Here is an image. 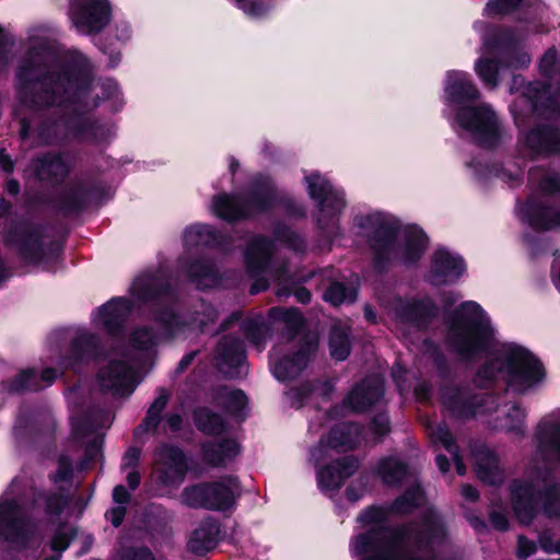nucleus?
<instances>
[{"label":"nucleus","mask_w":560,"mask_h":560,"mask_svg":"<svg viewBox=\"0 0 560 560\" xmlns=\"http://www.w3.org/2000/svg\"><path fill=\"white\" fill-rule=\"evenodd\" d=\"M277 240L287 244L294 252H303L305 248V242L295 232L284 229L277 234Z\"/></svg>","instance_id":"obj_51"},{"label":"nucleus","mask_w":560,"mask_h":560,"mask_svg":"<svg viewBox=\"0 0 560 560\" xmlns=\"http://www.w3.org/2000/svg\"><path fill=\"white\" fill-rule=\"evenodd\" d=\"M445 404L459 417H495L490 420L493 428L509 432H522L526 418L525 409L515 404L504 405L500 407L497 399L490 394L475 396L469 404H460L457 399L445 398Z\"/></svg>","instance_id":"obj_11"},{"label":"nucleus","mask_w":560,"mask_h":560,"mask_svg":"<svg viewBox=\"0 0 560 560\" xmlns=\"http://www.w3.org/2000/svg\"><path fill=\"white\" fill-rule=\"evenodd\" d=\"M66 503V499L58 494L49 498L39 495L32 504H26L21 495L20 481L14 479L0 495V541L24 547L35 529L36 509L44 504L46 514L55 516L61 513Z\"/></svg>","instance_id":"obj_6"},{"label":"nucleus","mask_w":560,"mask_h":560,"mask_svg":"<svg viewBox=\"0 0 560 560\" xmlns=\"http://www.w3.org/2000/svg\"><path fill=\"white\" fill-rule=\"evenodd\" d=\"M94 67L81 52L71 51L59 57L54 50L47 30L42 26L28 31L26 51L15 74L21 137H30L31 121L26 112L45 107L58 108L63 118L54 126H68L82 140L102 143L114 135L113 125L90 122L78 117L96 108L102 102L110 110L124 106V97L116 81L93 80Z\"/></svg>","instance_id":"obj_1"},{"label":"nucleus","mask_w":560,"mask_h":560,"mask_svg":"<svg viewBox=\"0 0 560 560\" xmlns=\"http://www.w3.org/2000/svg\"><path fill=\"white\" fill-rule=\"evenodd\" d=\"M240 452L238 444L234 440H224L206 448V457L213 465H223L236 457Z\"/></svg>","instance_id":"obj_40"},{"label":"nucleus","mask_w":560,"mask_h":560,"mask_svg":"<svg viewBox=\"0 0 560 560\" xmlns=\"http://www.w3.org/2000/svg\"><path fill=\"white\" fill-rule=\"evenodd\" d=\"M324 299L332 305L352 303L357 299V288L336 282L326 290Z\"/></svg>","instance_id":"obj_44"},{"label":"nucleus","mask_w":560,"mask_h":560,"mask_svg":"<svg viewBox=\"0 0 560 560\" xmlns=\"http://www.w3.org/2000/svg\"><path fill=\"white\" fill-rule=\"evenodd\" d=\"M376 474L388 486L398 485L408 475L406 465L396 456L384 457L376 467Z\"/></svg>","instance_id":"obj_37"},{"label":"nucleus","mask_w":560,"mask_h":560,"mask_svg":"<svg viewBox=\"0 0 560 560\" xmlns=\"http://www.w3.org/2000/svg\"><path fill=\"white\" fill-rule=\"evenodd\" d=\"M179 502L188 508L208 509V505H214L208 501L207 483H197L185 487L179 494Z\"/></svg>","instance_id":"obj_41"},{"label":"nucleus","mask_w":560,"mask_h":560,"mask_svg":"<svg viewBox=\"0 0 560 560\" xmlns=\"http://www.w3.org/2000/svg\"><path fill=\"white\" fill-rule=\"evenodd\" d=\"M217 360L220 371L230 377H240L246 372L244 347L236 337L223 338L217 350Z\"/></svg>","instance_id":"obj_21"},{"label":"nucleus","mask_w":560,"mask_h":560,"mask_svg":"<svg viewBox=\"0 0 560 560\" xmlns=\"http://www.w3.org/2000/svg\"><path fill=\"white\" fill-rule=\"evenodd\" d=\"M536 551V546L533 541L521 536L518 538L517 553L521 558H527Z\"/></svg>","instance_id":"obj_57"},{"label":"nucleus","mask_w":560,"mask_h":560,"mask_svg":"<svg viewBox=\"0 0 560 560\" xmlns=\"http://www.w3.org/2000/svg\"><path fill=\"white\" fill-rule=\"evenodd\" d=\"M270 316L275 319L282 320L291 330H298L303 324V317L295 308H272L270 311Z\"/></svg>","instance_id":"obj_48"},{"label":"nucleus","mask_w":560,"mask_h":560,"mask_svg":"<svg viewBox=\"0 0 560 560\" xmlns=\"http://www.w3.org/2000/svg\"><path fill=\"white\" fill-rule=\"evenodd\" d=\"M466 271L464 259L446 248L436 249L431 257L428 281L434 285L457 281Z\"/></svg>","instance_id":"obj_16"},{"label":"nucleus","mask_w":560,"mask_h":560,"mask_svg":"<svg viewBox=\"0 0 560 560\" xmlns=\"http://www.w3.org/2000/svg\"><path fill=\"white\" fill-rule=\"evenodd\" d=\"M392 312L397 325L421 328L429 318L435 315L436 307L431 299L427 296L422 299H397Z\"/></svg>","instance_id":"obj_17"},{"label":"nucleus","mask_w":560,"mask_h":560,"mask_svg":"<svg viewBox=\"0 0 560 560\" xmlns=\"http://www.w3.org/2000/svg\"><path fill=\"white\" fill-rule=\"evenodd\" d=\"M388 511L370 508L358 522L364 529L350 542V552L358 560H428L435 556L445 539L441 520L431 513L421 523L398 528L386 526Z\"/></svg>","instance_id":"obj_3"},{"label":"nucleus","mask_w":560,"mask_h":560,"mask_svg":"<svg viewBox=\"0 0 560 560\" xmlns=\"http://www.w3.org/2000/svg\"><path fill=\"white\" fill-rule=\"evenodd\" d=\"M430 436L433 443L441 444L452 456L456 471L458 475H464L466 471L465 465L458 454L457 447L455 446L452 435L448 429L442 424H438L430 429Z\"/></svg>","instance_id":"obj_39"},{"label":"nucleus","mask_w":560,"mask_h":560,"mask_svg":"<svg viewBox=\"0 0 560 560\" xmlns=\"http://www.w3.org/2000/svg\"><path fill=\"white\" fill-rule=\"evenodd\" d=\"M480 92L470 75L460 70L445 73L443 84L444 115L453 126L465 130L479 144L493 148L499 144L504 132L501 122L487 103L474 104Z\"/></svg>","instance_id":"obj_4"},{"label":"nucleus","mask_w":560,"mask_h":560,"mask_svg":"<svg viewBox=\"0 0 560 560\" xmlns=\"http://www.w3.org/2000/svg\"><path fill=\"white\" fill-rule=\"evenodd\" d=\"M547 470H537V477L530 483L515 482L512 487V504L516 517L522 523H528L535 515L538 500L542 498L539 491L540 482H545ZM544 510L548 515L560 516V488L553 487L544 493Z\"/></svg>","instance_id":"obj_12"},{"label":"nucleus","mask_w":560,"mask_h":560,"mask_svg":"<svg viewBox=\"0 0 560 560\" xmlns=\"http://www.w3.org/2000/svg\"><path fill=\"white\" fill-rule=\"evenodd\" d=\"M365 491V483L362 480L351 483L347 489V497L351 501L359 500Z\"/></svg>","instance_id":"obj_60"},{"label":"nucleus","mask_w":560,"mask_h":560,"mask_svg":"<svg viewBox=\"0 0 560 560\" xmlns=\"http://www.w3.org/2000/svg\"><path fill=\"white\" fill-rule=\"evenodd\" d=\"M358 469V462L352 457H345L317 470V483L323 492L339 489L343 481Z\"/></svg>","instance_id":"obj_25"},{"label":"nucleus","mask_w":560,"mask_h":560,"mask_svg":"<svg viewBox=\"0 0 560 560\" xmlns=\"http://www.w3.org/2000/svg\"><path fill=\"white\" fill-rule=\"evenodd\" d=\"M131 303L125 298H116L101 306L92 316V325L98 330L115 334L131 311Z\"/></svg>","instance_id":"obj_20"},{"label":"nucleus","mask_w":560,"mask_h":560,"mask_svg":"<svg viewBox=\"0 0 560 560\" xmlns=\"http://www.w3.org/2000/svg\"><path fill=\"white\" fill-rule=\"evenodd\" d=\"M71 472H72L71 460L66 456H61L58 460V469L54 476V481L55 482L65 481L70 477Z\"/></svg>","instance_id":"obj_55"},{"label":"nucleus","mask_w":560,"mask_h":560,"mask_svg":"<svg viewBox=\"0 0 560 560\" xmlns=\"http://www.w3.org/2000/svg\"><path fill=\"white\" fill-rule=\"evenodd\" d=\"M475 469L478 478L489 485L502 480V471L498 466L497 456L489 448L481 446L474 452Z\"/></svg>","instance_id":"obj_31"},{"label":"nucleus","mask_w":560,"mask_h":560,"mask_svg":"<svg viewBox=\"0 0 560 560\" xmlns=\"http://www.w3.org/2000/svg\"><path fill=\"white\" fill-rule=\"evenodd\" d=\"M317 349L315 337L307 338L302 347L292 354L282 360L277 359V353L271 354V370L276 378L287 381L299 375L311 361L312 355Z\"/></svg>","instance_id":"obj_18"},{"label":"nucleus","mask_w":560,"mask_h":560,"mask_svg":"<svg viewBox=\"0 0 560 560\" xmlns=\"http://www.w3.org/2000/svg\"><path fill=\"white\" fill-rule=\"evenodd\" d=\"M558 50L552 48L546 51L540 60V69L546 74H550L553 71L560 69V60L558 59Z\"/></svg>","instance_id":"obj_54"},{"label":"nucleus","mask_w":560,"mask_h":560,"mask_svg":"<svg viewBox=\"0 0 560 560\" xmlns=\"http://www.w3.org/2000/svg\"><path fill=\"white\" fill-rule=\"evenodd\" d=\"M358 234L365 237L377 268L387 264L410 266L417 262L428 246L419 226H402L394 217L383 212L360 213L354 218Z\"/></svg>","instance_id":"obj_5"},{"label":"nucleus","mask_w":560,"mask_h":560,"mask_svg":"<svg viewBox=\"0 0 560 560\" xmlns=\"http://www.w3.org/2000/svg\"><path fill=\"white\" fill-rule=\"evenodd\" d=\"M523 219L535 229H560V207L547 206L529 199L520 209Z\"/></svg>","instance_id":"obj_26"},{"label":"nucleus","mask_w":560,"mask_h":560,"mask_svg":"<svg viewBox=\"0 0 560 560\" xmlns=\"http://www.w3.org/2000/svg\"><path fill=\"white\" fill-rule=\"evenodd\" d=\"M184 245L187 248L213 246L219 244V237L210 225L195 223L184 231Z\"/></svg>","instance_id":"obj_36"},{"label":"nucleus","mask_w":560,"mask_h":560,"mask_svg":"<svg viewBox=\"0 0 560 560\" xmlns=\"http://www.w3.org/2000/svg\"><path fill=\"white\" fill-rule=\"evenodd\" d=\"M522 151L534 158L560 150V131L542 127L530 130L522 137Z\"/></svg>","instance_id":"obj_24"},{"label":"nucleus","mask_w":560,"mask_h":560,"mask_svg":"<svg viewBox=\"0 0 560 560\" xmlns=\"http://www.w3.org/2000/svg\"><path fill=\"white\" fill-rule=\"evenodd\" d=\"M537 456L560 460V411L540 422L536 432Z\"/></svg>","instance_id":"obj_22"},{"label":"nucleus","mask_w":560,"mask_h":560,"mask_svg":"<svg viewBox=\"0 0 560 560\" xmlns=\"http://www.w3.org/2000/svg\"><path fill=\"white\" fill-rule=\"evenodd\" d=\"M167 398V394L162 390L150 406L147 418L144 420V427L147 430L156 428L158 423L160 422L161 412L166 407Z\"/></svg>","instance_id":"obj_47"},{"label":"nucleus","mask_w":560,"mask_h":560,"mask_svg":"<svg viewBox=\"0 0 560 560\" xmlns=\"http://www.w3.org/2000/svg\"><path fill=\"white\" fill-rule=\"evenodd\" d=\"M329 348L335 360H346L350 354L349 332L343 328H334L329 339Z\"/></svg>","instance_id":"obj_43"},{"label":"nucleus","mask_w":560,"mask_h":560,"mask_svg":"<svg viewBox=\"0 0 560 560\" xmlns=\"http://www.w3.org/2000/svg\"><path fill=\"white\" fill-rule=\"evenodd\" d=\"M188 463L184 453L173 446H162L155 452L153 476L166 488H178L185 480Z\"/></svg>","instance_id":"obj_15"},{"label":"nucleus","mask_w":560,"mask_h":560,"mask_svg":"<svg viewBox=\"0 0 560 560\" xmlns=\"http://www.w3.org/2000/svg\"><path fill=\"white\" fill-rule=\"evenodd\" d=\"M179 268L199 289L214 288L219 284L218 273L208 261L197 260L188 265L184 259H180Z\"/></svg>","instance_id":"obj_33"},{"label":"nucleus","mask_w":560,"mask_h":560,"mask_svg":"<svg viewBox=\"0 0 560 560\" xmlns=\"http://www.w3.org/2000/svg\"><path fill=\"white\" fill-rule=\"evenodd\" d=\"M539 189L545 195H553L560 191V176L553 173H546L539 182Z\"/></svg>","instance_id":"obj_53"},{"label":"nucleus","mask_w":560,"mask_h":560,"mask_svg":"<svg viewBox=\"0 0 560 560\" xmlns=\"http://www.w3.org/2000/svg\"><path fill=\"white\" fill-rule=\"evenodd\" d=\"M113 498L118 505H124L129 500V493L124 486L115 487Z\"/></svg>","instance_id":"obj_64"},{"label":"nucleus","mask_w":560,"mask_h":560,"mask_svg":"<svg viewBox=\"0 0 560 560\" xmlns=\"http://www.w3.org/2000/svg\"><path fill=\"white\" fill-rule=\"evenodd\" d=\"M195 422L198 429L208 434H218L224 429V422L220 416L212 413L207 408L195 411Z\"/></svg>","instance_id":"obj_45"},{"label":"nucleus","mask_w":560,"mask_h":560,"mask_svg":"<svg viewBox=\"0 0 560 560\" xmlns=\"http://www.w3.org/2000/svg\"><path fill=\"white\" fill-rule=\"evenodd\" d=\"M383 381L374 376L355 386L345 398L343 404L350 410L361 411L377 401L383 396Z\"/></svg>","instance_id":"obj_27"},{"label":"nucleus","mask_w":560,"mask_h":560,"mask_svg":"<svg viewBox=\"0 0 560 560\" xmlns=\"http://www.w3.org/2000/svg\"><path fill=\"white\" fill-rule=\"evenodd\" d=\"M423 500L422 490L416 486L409 489L401 498L397 499L393 510L398 513H408L412 508L419 505Z\"/></svg>","instance_id":"obj_46"},{"label":"nucleus","mask_w":560,"mask_h":560,"mask_svg":"<svg viewBox=\"0 0 560 560\" xmlns=\"http://www.w3.org/2000/svg\"><path fill=\"white\" fill-rule=\"evenodd\" d=\"M208 501L215 505H208V510L224 511L230 509L240 495V485L234 477H224L214 482L207 483Z\"/></svg>","instance_id":"obj_28"},{"label":"nucleus","mask_w":560,"mask_h":560,"mask_svg":"<svg viewBox=\"0 0 560 560\" xmlns=\"http://www.w3.org/2000/svg\"><path fill=\"white\" fill-rule=\"evenodd\" d=\"M106 36L110 45L114 43L125 45L131 40L133 36V27L130 21L125 16L112 18Z\"/></svg>","instance_id":"obj_42"},{"label":"nucleus","mask_w":560,"mask_h":560,"mask_svg":"<svg viewBox=\"0 0 560 560\" xmlns=\"http://www.w3.org/2000/svg\"><path fill=\"white\" fill-rule=\"evenodd\" d=\"M361 430L353 423H339L329 433L326 441L320 440L317 447L311 452V458L317 464L326 456L328 450H348L360 442Z\"/></svg>","instance_id":"obj_19"},{"label":"nucleus","mask_w":560,"mask_h":560,"mask_svg":"<svg viewBox=\"0 0 560 560\" xmlns=\"http://www.w3.org/2000/svg\"><path fill=\"white\" fill-rule=\"evenodd\" d=\"M372 432L376 435V438H381L389 430V423L386 416H378L372 421Z\"/></svg>","instance_id":"obj_56"},{"label":"nucleus","mask_w":560,"mask_h":560,"mask_svg":"<svg viewBox=\"0 0 560 560\" xmlns=\"http://www.w3.org/2000/svg\"><path fill=\"white\" fill-rule=\"evenodd\" d=\"M445 341L448 349L463 361L491 354L474 376L472 381L478 387H488L502 377L510 389L526 394L545 381L541 362L521 345L500 343L491 318L474 301L462 303L448 316Z\"/></svg>","instance_id":"obj_2"},{"label":"nucleus","mask_w":560,"mask_h":560,"mask_svg":"<svg viewBox=\"0 0 560 560\" xmlns=\"http://www.w3.org/2000/svg\"><path fill=\"white\" fill-rule=\"evenodd\" d=\"M97 382L102 390L114 396H129L138 384L135 359L121 352H112L100 368Z\"/></svg>","instance_id":"obj_13"},{"label":"nucleus","mask_w":560,"mask_h":560,"mask_svg":"<svg viewBox=\"0 0 560 560\" xmlns=\"http://www.w3.org/2000/svg\"><path fill=\"white\" fill-rule=\"evenodd\" d=\"M472 27L482 35L481 56L475 62V72L487 86L498 85L504 67L517 69L530 62L529 55L516 52L506 35H494L483 22H476Z\"/></svg>","instance_id":"obj_8"},{"label":"nucleus","mask_w":560,"mask_h":560,"mask_svg":"<svg viewBox=\"0 0 560 560\" xmlns=\"http://www.w3.org/2000/svg\"><path fill=\"white\" fill-rule=\"evenodd\" d=\"M73 536V529L70 527H61L51 540V549L57 552L66 550Z\"/></svg>","instance_id":"obj_52"},{"label":"nucleus","mask_w":560,"mask_h":560,"mask_svg":"<svg viewBox=\"0 0 560 560\" xmlns=\"http://www.w3.org/2000/svg\"><path fill=\"white\" fill-rule=\"evenodd\" d=\"M304 185L308 197L316 203V223L326 235L339 231V215L346 207L345 192L319 172H305Z\"/></svg>","instance_id":"obj_10"},{"label":"nucleus","mask_w":560,"mask_h":560,"mask_svg":"<svg viewBox=\"0 0 560 560\" xmlns=\"http://www.w3.org/2000/svg\"><path fill=\"white\" fill-rule=\"evenodd\" d=\"M125 513H126L125 506L118 505V506L110 509L106 513V517L115 527H118L122 523Z\"/></svg>","instance_id":"obj_58"},{"label":"nucleus","mask_w":560,"mask_h":560,"mask_svg":"<svg viewBox=\"0 0 560 560\" xmlns=\"http://www.w3.org/2000/svg\"><path fill=\"white\" fill-rule=\"evenodd\" d=\"M195 313L197 317L187 319L185 315L175 313L168 307L156 312L154 314V325L159 328V331H154L151 326L136 328L129 338L131 348L149 354L164 341L185 338L213 323L218 316V311L212 305L205 303H201L199 310Z\"/></svg>","instance_id":"obj_7"},{"label":"nucleus","mask_w":560,"mask_h":560,"mask_svg":"<svg viewBox=\"0 0 560 560\" xmlns=\"http://www.w3.org/2000/svg\"><path fill=\"white\" fill-rule=\"evenodd\" d=\"M131 294L139 302L155 301L162 304L166 299V289L152 276H140L131 285Z\"/></svg>","instance_id":"obj_34"},{"label":"nucleus","mask_w":560,"mask_h":560,"mask_svg":"<svg viewBox=\"0 0 560 560\" xmlns=\"http://www.w3.org/2000/svg\"><path fill=\"white\" fill-rule=\"evenodd\" d=\"M57 375V371L51 368L43 370L39 376L34 370L23 371L12 383V389L14 392L37 390L42 387L38 383L39 378L44 381L46 385H49Z\"/></svg>","instance_id":"obj_38"},{"label":"nucleus","mask_w":560,"mask_h":560,"mask_svg":"<svg viewBox=\"0 0 560 560\" xmlns=\"http://www.w3.org/2000/svg\"><path fill=\"white\" fill-rule=\"evenodd\" d=\"M97 345V337L90 330L82 328L77 331L72 342L71 357L67 360V366H74L77 363L91 358Z\"/></svg>","instance_id":"obj_35"},{"label":"nucleus","mask_w":560,"mask_h":560,"mask_svg":"<svg viewBox=\"0 0 560 560\" xmlns=\"http://www.w3.org/2000/svg\"><path fill=\"white\" fill-rule=\"evenodd\" d=\"M224 404L236 416H242L247 405V398L242 390L224 389Z\"/></svg>","instance_id":"obj_49"},{"label":"nucleus","mask_w":560,"mask_h":560,"mask_svg":"<svg viewBox=\"0 0 560 560\" xmlns=\"http://www.w3.org/2000/svg\"><path fill=\"white\" fill-rule=\"evenodd\" d=\"M273 244L262 237H255L249 243L245 252V264L248 271L253 275H278V268L271 259Z\"/></svg>","instance_id":"obj_23"},{"label":"nucleus","mask_w":560,"mask_h":560,"mask_svg":"<svg viewBox=\"0 0 560 560\" xmlns=\"http://www.w3.org/2000/svg\"><path fill=\"white\" fill-rule=\"evenodd\" d=\"M8 242L14 244L24 260L30 264L44 262L46 252L36 231H16L8 236Z\"/></svg>","instance_id":"obj_29"},{"label":"nucleus","mask_w":560,"mask_h":560,"mask_svg":"<svg viewBox=\"0 0 560 560\" xmlns=\"http://www.w3.org/2000/svg\"><path fill=\"white\" fill-rule=\"evenodd\" d=\"M521 0H489L485 13L489 16L505 14L514 10Z\"/></svg>","instance_id":"obj_50"},{"label":"nucleus","mask_w":560,"mask_h":560,"mask_svg":"<svg viewBox=\"0 0 560 560\" xmlns=\"http://www.w3.org/2000/svg\"><path fill=\"white\" fill-rule=\"evenodd\" d=\"M113 7L109 0H70L69 16L83 35H95L108 26Z\"/></svg>","instance_id":"obj_14"},{"label":"nucleus","mask_w":560,"mask_h":560,"mask_svg":"<svg viewBox=\"0 0 560 560\" xmlns=\"http://www.w3.org/2000/svg\"><path fill=\"white\" fill-rule=\"evenodd\" d=\"M490 522L495 529L505 530L509 527V520L504 513L492 512Z\"/></svg>","instance_id":"obj_63"},{"label":"nucleus","mask_w":560,"mask_h":560,"mask_svg":"<svg viewBox=\"0 0 560 560\" xmlns=\"http://www.w3.org/2000/svg\"><path fill=\"white\" fill-rule=\"evenodd\" d=\"M218 536L219 526L217 522L206 520L191 533L187 542L188 549L196 555H205L215 548Z\"/></svg>","instance_id":"obj_30"},{"label":"nucleus","mask_w":560,"mask_h":560,"mask_svg":"<svg viewBox=\"0 0 560 560\" xmlns=\"http://www.w3.org/2000/svg\"><path fill=\"white\" fill-rule=\"evenodd\" d=\"M122 560H154V558L148 549L141 548L127 551Z\"/></svg>","instance_id":"obj_59"},{"label":"nucleus","mask_w":560,"mask_h":560,"mask_svg":"<svg viewBox=\"0 0 560 560\" xmlns=\"http://www.w3.org/2000/svg\"><path fill=\"white\" fill-rule=\"evenodd\" d=\"M8 36L2 27H0V70L7 67L9 63V57L7 52Z\"/></svg>","instance_id":"obj_61"},{"label":"nucleus","mask_w":560,"mask_h":560,"mask_svg":"<svg viewBox=\"0 0 560 560\" xmlns=\"http://www.w3.org/2000/svg\"><path fill=\"white\" fill-rule=\"evenodd\" d=\"M140 458V451L138 448H129L122 458V468H133Z\"/></svg>","instance_id":"obj_62"},{"label":"nucleus","mask_w":560,"mask_h":560,"mask_svg":"<svg viewBox=\"0 0 560 560\" xmlns=\"http://www.w3.org/2000/svg\"><path fill=\"white\" fill-rule=\"evenodd\" d=\"M276 198V188L269 176L258 174L250 180L245 198L219 192L214 195L209 209L215 217L233 222L267 210Z\"/></svg>","instance_id":"obj_9"},{"label":"nucleus","mask_w":560,"mask_h":560,"mask_svg":"<svg viewBox=\"0 0 560 560\" xmlns=\"http://www.w3.org/2000/svg\"><path fill=\"white\" fill-rule=\"evenodd\" d=\"M69 170L67 162L59 155H46L32 163L27 172L40 180H58Z\"/></svg>","instance_id":"obj_32"}]
</instances>
